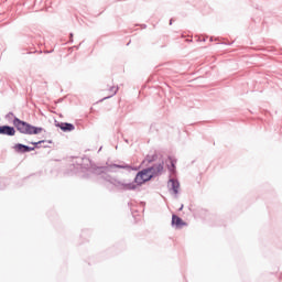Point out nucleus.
I'll return each instance as SVG.
<instances>
[{"label": "nucleus", "mask_w": 282, "mask_h": 282, "mask_svg": "<svg viewBox=\"0 0 282 282\" xmlns=\"http://www.w3.org/2000/svg\"><path fill=\"white\" fill-rule=\"evenodd\" d=\"M124 142H126L127 144H129V139H126Z\"/></svg>", "instance_id": "obj_19"}, {"label": "nucleus", "mask_w": 282, "mask_h": 282, "mask_svg": "<svg viewBox=\"0 0 282 282\" xmlns=\"http://www.w3.org/2000/svg\"><path fill=\"white\" fill-rule=\"evenodd\" d=\"M169 183L171 184V191L174 193V195H177L180 193V181L176 178H170Z\"/></svg>", "instance_id": "obj_9"}, {"label": "nucleus", "mask_w": 282, "mask_h": 282, "mask_svg": "<svg viewBox=\"0 0 282 282\" xmlns=\"http://www.w3.org/2000/svg\"><path fill=\"white\" fill-rule=\"evenodd\" d=\"M69 42H70V43H74V33H70V34H69Z\"/></svg>", "instance_id": "obj_13"}, {"label": "nucleus", "mask_w": 282, "mask_h": 282, "mask_svg": "<svg viewBox=\"0 0 282 282\" xmlns=\"http://www.w3.org/2000/svg\"><path fill=\"white\" fill-rule=\"evenodd\" d=\"M0 135H9L12 138L17 135V129L9 124L0 126Z\"/></svg>", "instance_id": "obj_4"}, {"label": "nucleus", "mask_w": 282, "mask_h": 282, "mask_svg": "<svg viewBox=\"0 0 282 282\" xmlns=\"http://www.w3.org/2000/svg\"><path fill=\"white\" fill-rule=\"evenodd\" d=\"M170 25H173V19L170 20Z\"/></svg>", "instance_id": "obj_18"}, {"label": "nucleus", "mask_w": 282, "mask_h": 282, "mask_svg": "<svg viewBox=\"0 0 282 282\" xmlns=\"http://www.w3.org/2000/svg\"><path fill=\"white\" fill-rule=\"evenodd\" d=\"M36 52H37V51H33V52L30 51V52H28L26 54H36ZM39 54H43V51H39Z\"/></svg>", "instance_id": "obj_12"}, {"label": "nucleus", "mask_w": 282, "mask_h": 282, "mask_svg": "<svg viewBox=\"0 0 282 282\" xmlns=\"http://www.w3.org/2000/svg\"><path fill=\"white\" fill-rule=\"evenodd\" d=\"M10 116H14V112L7 113L6 118H10Z\"/></svg>", "instance_id": "obj_14"}, {"label": "nucleus", "mask_w": 282, "mask_h": 282, "mask_svg": "<svg viewBox=\"0 0 282 282\" xmlns=\"http://www.w3.org/2000/svg\"><path fill=\"white\" fill-rule=\"evenodd\" d=\"M13 150L15 153H30L31 151H34V148L23 143H17L13 145Z\"/></svg>", "instance_id": "obj_5"}, {"label": "nucleus", "mask_w": 282, "mask_h": 282, "mask_svg": "<svg viewBox=\"0 0 282 282\" xmlns=\"http://www.w3.org/2000/svg\"><path fill=\"white\" fill-rule=\"evenodd\" d=\"M13 126L17 131L23 135H39V133L43 131V127L33 126L32 123L23 121L18 117L13 118Z\"/></svg>", "instance_id": "obj_3"}, {"label": "nucleus", "mask_w": 282, "mask_h": 282, "mask_svg": "<svg viewBox=\"0 0 282 282\" xmlns=\"http://www.w3.org/2000/svg\"><path fill=\"white\" fill-rule=\"evenodd\" d=\"M0 184H3V180H0Z\"/></svg>", "instance_id": "obj_21"}, {"label": "nucleus", "mask_w": 282, "mask_h": 282, "mask_svg": "<svg viewBox=\"0 0 282 282\" xmlns=\"http://www.w3.org/2000/svg\"><path fill=\"white\" fill-rule=\"evenodd\" d=\"M170 164H167V171L171 172V175H175L177 173L175 164H177V160L173 159V156H169Z\"/></svg>", "instance_id": "obj_8"}, {"label": "nucleus", "mask_w": 282, "mask_h": 282, "mask_svg": "<svg viewBox=\"0 0 282 282\" xmlns=\"http://www.w3.org/2000/svg\"><path fill=\"white\" fill-rule=\"evenodd\" d=\"M143 28H147V24H143Z\"/></svg>", "instance_id": "obj_22"}, {"label": "nucleus", "mask_w": 282, "mask_h": 282, "mask_svg": "<svg viewBox=\"0 0 282 282\" xmlns=\"http://www.w3.org/2000/svg\"><path fill=\"white\" fill-rule=\"evenodd\" d=\"M153 162H158V153L155 152L153 154H148L141 162V166L147 167L137 173L133 182L127 183L126 181L111 177L109 174H104L105 182L112 184L117 191H135L138 186H142V184H147V182H151V180L160 177V175L164 173V161L154 164ZM149 164L152 165L149 166Z\"/></svg>", "instance_id": "obj_1"}, {"label": "nucleus", "mask_w": 282, "mask_h": 282, "mask_svg": "<svg viewBox=\"0 0 282 282\" xmlns=\"http://www.w3.org/2000/svg\"><path fill=\"white\" fill-rule=\"evenodd\" d=\"M180 212L184 210V205H181V207L178 208Z\"/></svg>", "instance_id": "obj_17"}, {"label": "nucleus", "mask_w": 282, "mask_h": 282, "mask_svg": "<svg viewBox=\"0 0 282 282\" xmlns=\"http://www.w3.org/2000/svg\"><path fill=\"white\" fill-rule=\"evenodd\" d=\"M41 147H42V149H50V145H46V144L41 145Z\"/></svg>", "instance_id": "obj_15"}, {"label": "nucleus", "mask_w": 282, "mask_h": 282, "mask_svg": "<svg viewBox=\"0 0 282 282\" xmlns=\"http://www.w3.org/2000/svg\"><path fill=\"white\" fill-rule=\"evenodd\" d=\"M173 228H182L183 226H186V223L177 215H172V223Z\"/></svg>", "instance_id": "obj_7"}, {"label": "nucleus", "mask_w": 282, "mask_h": 282, "mask_svg": "<svg viewBox=\"0 0 282 282\" xmlns=\"http://www.w3.org/2000/svg\"><path fill=\"white\" fill-rule=\"evenodd\" d=\"M109 91L111 93V95H109V96H107V97H104V98L101 99V101H102V100H109V98H113V96H116V95L118 94V87L111 86V87L109 88Z\"/></svg>", "instance_id": "obj_11"}, {"label": "nucleus", "mask_w": 282, "mask_h": 282, "mask_svg": "<svg viewBox=\"0 0 282 282\" xmlns=\"http://www.w3.org/2000/svg\"><path fill=\"white\" fill-rule=\"evenodd\" d=\"M45 142L47 144H52L53 141L52 140H41L37 142L31 141V142H29V144H32L33 145L32 149H34V151H35V149H41V145L45 144Z\"/></svg>", "instance_id": "obj_10"}, {"label": "nucleus", "mask_w": 282, "mask_h": 282, "mask_svg": "<svg viewBox=\"0 0 282 282\" xmlns=\"http://www.w3.org/2000/svg\"><path fill=\"white\" fill-rule=\"evenodd\" d=\"M55 127H58L64 133H69L70 131H74V129H76V126L69 122H58L55 124Z\"/></svg>", "instance_id": "obj_6"}, {"label": "nucleus", "mask_w": 282, "mask_h": 282, "mask_svg": "<svg viewBox=\"0 0 282 282\" xmlns=\"http://www.w3.org/2000/svg\"><path fill=\"white\" fill-rule=\"evenodd\" d=\"M53 51H44V54H52Z\"/></svg>", "instance_id": "obj_16"}, {"label": "nucleus", "mask_w": 282, "mask_h": 282, "mask_svg": "<svg viewBox=\"0 0 282 282\" xmlns=\"http://www.w3.org/2000/svg\"><path fill=\"white\" fill-rule=\"evenodd\" d=\"M78 166L83 173L86 174L83 175L84 178L89 180L90 175H97V180H104L105 181V175H109L108 173L113 171V169H124L126 171H140L139 166H131L129 164H110L108 166H96L94 163H91L89 158H84L80 159V163H78Z\"/></svg>", "instance_id": "obj_2"}, {"label": "nucleus", "mask_w": 282, "mask_h": 282, "mask_svg": "<svg viewBox=\"0 0 282 282\" xmlns=\"http://www.w3.org/2000/svg\"><path fill=\"white\" fill-rule=\"evenodd\" d=\"M2 188H6V185H3V186H0V191H2Z\"/></svg>", "instance_id": "obj_20"}]
</instances>
